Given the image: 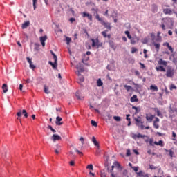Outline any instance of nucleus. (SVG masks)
Listing matches in <instances>:
<instances>
[{
	"label": "nucleus",
	"instance_id": "1",
	"mask_svg": "<svg viewBox=\"0 0 177 177\" xmlns=\"http://www.w3.org/2000/svg\"><path fill=\"white\" fill-rule=\"evenodd\" d=\"M95 19L98 20V21H100L102 26H104L105 28H106L107 30H111L112 28L111 24L109 22L104 21V20H103L102 18H100V17L99 16V14L97 13L96 14Z\"/></svg>",
	"mask_w": 177,
	"mask_h": 177
},
{
	"label": "nucleus",
	"instance_id": "2",
	"mask_svg": "<svg viewBox=\"0 0 177 177\" xmlns=\"http://www.w3.org/2000/svg\"><path fill=\"white\" fill-rule=\"evenodd\" d=\"M92 42L91 46L92 48H96V49H99V48H102L103 46V43L99 41V38L91 39Z\"/></svg>",
	"mask_w": 177,
	"mask_h": 177
},
{
	"label": "nucleus",
	"instance_id": "3",
	"mask_svg": "<svg viewBox=\"0 0 177 177\" xmlns=\"http://www.w3.org/2000/svg\"><path fill=\"white\" fill-rule=\"evenodd\" d=\"M134 121H136V127H138L140 129H145V125H143V122L142 121V118L138 116V118H134Z\"/></svg>",
	"mask_w": 177,
	"mask_h": 177
},
{
	"label": "nucleus",
	"instance_id": "4",
	"mask_svg": "<svg viewBox=\"0 0 177 177\" xmlns=\"http://www.w3.org/2000/svg\"><path fill=\"white\" fill-rule=\"evenodd\" d=\"M175 74V71L171 66H168L166 72V77L167 78H172Z\"/></svg>",
	"mask_w": 177,
	"mask_h": 177
},
{
	"label": "nucleus",
	"instance_id": "5",
	"mask_svg": "<svg viewBox=\"0 0 177 177\" xmlns=\"http://www.w3.org/2000/svg\"><path fill=\"white\" fill-rule=\"evenodd\" d=\"M132 138L133 139H135V140H136L137 139H140V138L142 139H143V138H147V136L138 133V134H133Z\"/></svg>",
	"mask_w": 177,
	"mask_h": 177
},
{
	"label": "nucleus",
	"instance_id": "6",
	"mask_svg": "<svg viewBox=\"0 0 177 177\" xmlns=\"http://www.w3.org/2000/svg\"><path fill=\"white\" fill-rule=\"evenodd\" d=\"M39 39H40L41 46L43 47H45V41H46V39H48V36L45 35V36L40 37Z\"/></svg>",
	"mask_w": 177,
	"mask_h": 177
},
{
	"label": "nucleus",
	"instance_id": "7",
	"mask_svg": "<svg viewBox=\"0 0 177 177\" xmlns=\"http://www.w3.org/2000/svg\"><path fill=\"white\" fill-rule=\"evenodd\" d=\"M145 118L148 122H152L153 120H154V115L151 114H146Z\"/></svg>",
	"mask_w": 177,
	"mask_h": 177
},
{
	"label": "nucleus",
	"instance_id": "8",
	"mask_svg": "<svg viewBox=\"0 0 177 177\" xmlns=\"http://www.w3.org/2000/svg\"><path fill=\"white\" fill-rule=\"evenodd\" d=\"M62 139V137L60 136L57 134H53L51 137V140H53V142H56V140H60Z\"/></svg>",
	"mask_w": 177,
	"mask_h": 177
},
{
	"label": "nucleus",
	"instance_id": "9",
	"mask_svg": "<svg viewBox=\"0 0 177 177\" xmlns=\"http://www.w3.org/2000/svg\"><path fill=\"white\" fill-rule=\"evenodd\" d=\"M82 17H88V20H90V21H92V15L88 12H82Z\"/></svg>",
	"mask_w": 177,
	"mask_h": 177
},
{
	"label": "nucleus",
	"instance_id": "10",
	"mask_svg": "<svg viewBox=\"0 0 177 177\" xmlns=\"http://www.w3.org/2000/svg\"><path fill=\"white\" fill-rule=\"evenodd\" d=\"M76 68L78 70V71H80V73H84V65H82V64L79 63L76 66Z\"/></svg>",
	"mask_w": 177,
	"mask_h": 177
},
{
	"label": "nucleus",
	"instance_id": "11",
	"mask_svg": "<svg viewBox=\"0 0 177 177\" xmlns=\"http://www.w3.org/2000/svg\"><path fill=\"white\" fill-rule=\"evenodd\" d=\"M48 64H50V66H52L54 70H56V68H57V62L56 61H54V62H52V61H49Z\"/></svg>",
	"mask_w": 177,
	"mask_h": 177
},
{
	"label": "nucleus",
	"instance_id": "12",
	"mask_svg": "<svg viewBox=\"0 0 177 177\" xmlns=\"http://www.w3.org/2000/svg\"><path fill=\"white\" fill-rule=\"evenodd\" d=\"M163 13L165 15H172V10L171 8H163Z\"/></svg>",
	"mask_w": 177,
	"mask_h": 177
},
{
	"label": "nucleus",
	"instance_id": "13",
	"mask_svg": "<svg viewBox=\"0 0 177 177\" xmlns=\"http://www.w3.org/2000/svg\"><path fill=\"white\" fill-rule=\"evenodd\" d=\"M153 110H154L155 113H157L158 117L162 118V117H163L162 113H161V111H159L158 108H154Z\"/></svg>",
	"mask_w": 177,
	"mask_h": 177
},
{
	"label": "nucleus",
	"instance_id": "14",
	"mask_svg": "<svg viewBox=\"0 0 177 177\" xmlns=\"http://www.w3.org/2000/svg\"><path fill=\"white\" fill-rule=\"evenodd\" d=\"M109 46H110V48H111V49H113V50H115V49H117V46H115V45L114 44L113 41L109 40Z\"/></svg>",
	"mask_w": 177,
	"mask_h": 177
},
{
	"label": "nucleus",
	"instance_id": "15",
	"mask_svg": "<svg viewBox=\"0 0 177 177\" xmlns=\"http://www.w3.org/2000/svg\"><path fill=\"white\" fill-rule=\"evenodd\" d=\"M130 101L131 102V103H135V102H139V99H138V95H133L131 97Z\"/></svg>",
	"mask_w": 177,
	"mask_h": 177
},
{
	"label": "nucleus",
	"instance_id": "16",
	"mask_svg": "<svg viewBox=\"0 0 177 177\" xmlns=\"http://www.w3.org/2000/svg\"><path fill=\"white\" fill-rule=\"evenodd\" d=\"M29 26H30V21H27L24 24H22L21 28L22 30H26V28H27V27H28Z\"/></svg>",
	"mask_w": 177,
	"mask_h": 177
},
{
	"label": "nucleus",
	"instance_id": "17",
	"mask_svg": "<svg viewBox=\"0 0 177 177\" xmlns=\"http://www.w3.org/2000/svg\"><path fill=\"white\" fill-rule=\"evenodd\" d=\"M62 118L60 116H57L56 118V122H55V124L56 125H62L63 122H60L62 121Z\"/></svg>",
	"mask_w": 177,
	"mask_h": 177
},
{
	"label": "nucleus",
	"instance_id": "18",
	"mask_svg": "<svg viewBox=\"0 0 177 177\" xmlns=\"http://www.w3.org/2000/svg\"><path fill=\"white\" fill-rule=\"evenodd\" d=\"M153 145H156L157 146H160L161 147H164V141L159 140L158 142H153Z\"/></svg>",
	"mask_w": 177,
	"mask_h": 177
},
{
	"label": "nucleus",
	"instance_id": "19",
	"mask_svg": "<svg viewBox=\"0 0 177 177\" xmlns=\"http://www.w3.org/2000/svg\"><path fill=\"white\" fill-rule=\"evenodd\" d=\"M150 90L153 92H158V87L156 85H151Z\"/></svg>",
	"mask_w": 177,
	"mask_h": 177
},
{
	"label": "nucleus",
	"instance_id": "20",
	"mask_svg": "<svg viewBox=\"0 0 177 177\" xmlns=\"http://www.w3.org/2000/svg\"><path fill=\"white\" fill-rule=\"evenodd\" d=\"M156 71H163V73H165L167 70L165 69L164 66H159L156 67Z\"/></svg>",
	"mask_w": 177,
	"mask_h": 177
},
{
	"label": "nucleus",
	"instance_id": "21",
	"mask_svg": "<svg viewBox=\"0 0 177 177\" xmlns=\"http://www.w3.org/2000/svg\"><path fill=\"white\" fill-rule=\"evenodd\" d=\"M158 63L160 66H167L168 64V62H167V61L162 60V59H160Z\"/></svg>",
	"mask_w": 177,
	"mask_h": 177
},
{
	"label": "nucleus",
	"instance_id": "22",
	"mask_svg": "<svg viewBox=\"0 0 177 177\" xmlns=\"http://www.w3.org/2000/svg\"><path fill=\"white\" fill-rule=\"evenodd\" d=\"M113 165H115V168H117L118 169H120V171L122 170V167H121V165H120L118 162H114Z\"/></svg>",
	"mask_w": 177,
	"mask_h": 177
},
{
	"label": "nucleus",
	"instance_id": "23",
	"mask_svg": "<svg viewBox=\"0 0 177 177\" xmlns=\"http://www.w3.org/2000/svg\"><path fill=\"white\" fill-rule=\"evenodd\" d=\"M160 35H161V32H158L157 38L156 39V42H161V39H162V38Z\"/></svg>",
	"mask_w": 177,
	"mask_h": 177
},
{
	"label": "nucleus",
	"instance_id": "24",
	"mask_svg": "<svg viewBox=\"0 0 177 177\" xmlns=\"http://www.w3.org/2000/svg\"><path fill=\"white\" fill-rule=\"evenodd\" d=\"M137 174V175H138V176H140V177H142V176H143V177H149V174H145V175H143V171H140L139 172H137L136 173Z\"/></svg>",
	"mask_w": 177,
	"mask_h": 177
},
{
	"label": "nucleus",
	"instance_id": "25",
	"mask_svg": "<svg viewBox=\"0 0 177 177\" xmlns=\"http://www.w3.org/2000/svg\"><path fill=\"white\" fill-rule=\"evenodd\" d=\"M35 47L34 48V51L38 52V50H39V46H41V44L39 43H35Z\"/></svg>",
	"mask_w": 177,
	"mask_h": 177
},
{
	"label": "nucleus",
	"instance_id": "26",
	"mask_svg": "<svg viewBox=\"0 0 177 177\" xmlns=\"http://www.w3.org/2000/svg\"><path fill=\"white\" fill-rule=\"evenodd\" d=\"M2 89H3V93H6V92H8V84H3L2 86Z\"/></svg>",
	"mask_w": 177,
	"mask_h": 177
},
{
	"label": "nucleus",
	"instance_id": "27",
	"mask_svg": "<svg viewBox=\"0 0 177 177\" xmlns=\"http://www.w3.org/2000/svg\"><path fill=\"white\" fill-rule=\"evenodd\" d=\"M152 8H153V13H157L158 10V7L157 6V5L153 4L152 6Z\"/></svg>",
	"mask_w": 177,
	"mask_h": 177
},
{
	"label": "nucleus",
	"instance_id": "28",
	"mask_svg": "<svg viewBox=\"0 0 177 177\" xmlns=\"http://www.w3.org/2000/svg\"><path fill=\"white\" fill-rule=\"evenodd\" d=\"M50 53L53 56L54 62H57V56L56 55V54H55V53L53 50H50Z\"/></svg>",
	"mask_w": 177,
	"mask_h": 177
},
{
	"label": "nucleus",
	"instance_id": "29",
	"mask_svg": "<svg viewBox=\"0 0 177 177\" xmlns=\"http://www.w3.org/2000/svg\"><path fill=\"white\" fill-rule=\"evenodd\" d=\"M103 86V82H102V79H98L97 80V86Z\"/></svg>",
	"mask_w": 177,
	"mask_h": 177
},
{
	"label": "nucleus",
	"instance_id": "30",
	"mask_svg": "<svg viewBox=\"0 0 177 177\" xmlns=\"http://www.w3.org/2000/svg\"><path fill=\"white\" fill-rule=\"evenodd\" d=\"M124 88H125V89H126V91H127V92H129V91H132V86H128L127 84L124 85Z\"/></svg>",
	"mask_w": 177,
	"mask_h": 177
},
{
	"label": "nucleus",
	"instance_id": "31",
	"mask_svg": "<svg viewBox=\"0 0 177 177\" xmlns=\"http://www.w3.org/2000/svg\"><path fill=\"white\" fill-rule=\"evenodd\" d=\"M22 114L24 115V118H28V113H27V111H26V109L22 110Z\"/></svg>",
	"mask_w": 177,
	"mask_h": 177
},
{
	"label": "nucleus",
	"instance_id": "32",
	"mask_svg": "<svg viewBox=\"0 0 177 177\" xmlns=\"http://www.w3.org/2000/svg\"><path fill=\"white\" fill-rule=\"evenodd\" d=\"M153 45L155 46L156 49H157L158 51L160 50V44L153 42Z\"/></svg>",
	"mask_w": 177,
	"mask_h": 177
},
{
	"label": "nucleus",
	"instance_id": "33",
	"mask_svg": "<svg viewBox=\"0 0 177 177\" xmlns=\"http://www.w3.org/2000/svg\"><path fill=\"white\" fill-rule=\"evenodd\" d=\"M109 32V30H107L102 32V35L104 37V38H107V32Z\"/></svg>",
	"mask_w": 177,
	"mask_h": 177
},
{
	"label": "nucleus",
	"instance_id": "34",
	"mask_svg": "<svg viewBox=\"0 0 177 177\" xmlns=\"http://www.w3.org/2000/svg\"><path fill=\"white\" fill-rule=\"evenodd\" d=\"M33 2V9L35 10L37 9V3L38 2V0H32Z\"/></svg>",
	"mask_w": 177,
	"mask_h": 177
},
{
	"label": "nucleus",
	"instance_id": "35",
	"mask_svg": "<svg viewBox=\"0 0 177 177\" xmlns=\"http://www.w3.org/2000/svg\"><path fill=\"white\" fill-rule=\"evenodd\" d=\"M44 92L48 95L49 93H50V91H49V89L48 88V87L46 86H44Z\"/></svg>",
	"mask_w": 177,
	"mask_h": 177
},
{
	"label": "nucleus",
	"instance_id": "36",
	"mask_svg": "<svg viewBox=\"0 0 177 177\" xmlns=\"http://www.w3.org/2000/svg\"><path fill=\"white\" fill-rule=\"evenodd\" d=\"M100 175H101V177H106V176H107V173H106V172L104 171V170H102Z\"/></svg>",
	"mask_w": 177,
	"mask_h": 177
},
{
	"label": "nucleus",
	"instance_id": "37",
	"mask_svg": "<svg viewBox=\"0 0 177 177\" xmlns=\"http://www.w3.org/2000/svg\"><path fill=\"white\" fill-rule=\"evenodd\" d=\"M132 109L133 110H136V114H138L140 111V109L136 106H132Z\"/></svg>",
	"mask_w": 177,
	"mask_h": 177
},
{
	"label": "nucleus",
	"instance_id": "38",
	"mask_svg": "<svg viewBox=\"0 0 177 177\" xmlns=\"http://www.w3.org/2000/svg\"><path fill=\"white\" fill-rule=\"evenodd\" d=\"M153 127L156 129H158V128H160V125L156 121H153Z\"/></svg>",
	"mask_w": 177,
	"mask_h": 177
},
{
	"label": "nucleus",
	"instance_id": "39",
	"mask_svg": "<svg viewBox=\"0 0 177 177\" xmlns=\"http://www.w3.org/2000/svg\"><path fill=\"white\" fill-rule=\"evenodd\" d=\"M133 85L135 86L136 89H140V88H142V86L139 85L138 84H136L135 82H133Z\"/></svg>",
	"mask_w": 177,
	"mask_h": 177
},
{
	"label": "nucleus",
	"instance_id": "40",
	"mask_svg": "<svg viewBox=\"0 0 177 177\" xmlns=\"http://www.w3.org/2000/svg\"><path fill=\"white\" fill-rule=\"evenodd\" d=\"M130 41H131V45H135V44H136V39L134 37H132L131 39H130Z\"/></svg>",
	"mask_w": 177,
	"mask_h": 177
},
{
	"label": "nucleus",
	"instance_id": "41",
	"mask_svg": "<svg viewBox=\"0 0 177 177\" xmlns=\"http://www.w3.org/2000/svg\"><path fill=\"white\" fill-rule=\"evenodd\" d=\"M113 119L115 120V121H117L118 122L121 121V117L120 116H114Z\"/></svg>",
	"mask_w": 177,
	"mask_h": 177
},
{
	"label": "nucleus",
	"instance_id": "42",
	"mask_svg": "<svg viewBox=\"0 0 177 177\" xmlns=\"http://www.w3.org/2000/svg\"><path fill=\"white\" fill-rule=\"evenodd\" d=\"M91 124L93 127H97V122H96L95 120H91Z\"/></svg>",
	"mask_w": 177,
	"mask_h": 177
},
{
	"label": "nucleus",
	"instance_id": "43",
	"mask_svg": "<svg viewBox=\"0 0 177 177\" xmlns=\"http://www.w3.org/2000/svg\"><path fill=\"white\" fill-rule=\"evenodd\" d=\"M66 44L70 45V42H71V38L66 37Z\"/></svg>",
	"mask_w": 177,
	"mask_h": 177
},
{
	"label": "nucleus",
	"instance_id": "44",
	"mask_svg": "<svg viewBox=\"0 0 177 177\" xmlns=\"http://www.w3.org/2000/svg\"><path fill=\"white\" fill-rule=\"evenodd\" d=\"M75 96L77 97V99H78V100H81V97L80 96V91H77L75 93Z\"/></svg>",
	"mask_w": 177,
	"mask_h": 177
},
{
	"label": "nucleus",
	"instance_id": "45",
	"mask_svg": "<svg viewBox=\"0 0 177 177\" xmlns=\"http://www.w3.org/2000/svg\"><path fill=\"white\" fill-rule=\"evenodd\" d=\"M151 38L152 39V41H156V35L154 33H151Z\"/></svg>",
	"mask_w": 177,
	"mask_h": 177
},
{
	"label": "nucleus",
	"instance_id": "46",
	"mask_svg": "<svg viewBox=\"0 0 177 177\" xmlns=\"http://www.w3.org/2000/svg\"><path fill=\"white\" fill-rule=\"evenodd\" d=\"M48 129H50V131H51L52 132H53V133H55L56 131L55 130V129L52 128V126L48 125Z\"/></svg>",
	"mask_w": 177,
	"mask_h": 177
},
{
	"label": "nucleus",
	"instance_id": "47",
	"mask_svg": "<svg viewBox=\"0 0 177 177\" xmlns=\"http://www.w3.org/2000/svg\"><path fill=\"white\" fill-rule=\"evenodd\" d=\"M166 151H169V154L170 156V157L173 158L174 157V152L172 151V150H166Z\"/></svg>",
	"mask_w": 177,
	"mask_h": 177
},
{
	"label": "nucleus",
	"instance_id": "48",
	"mask_svg": "<svg viewBox=\"0 0 177 177\" xmlns=\"http://www.w3.org/2000/svg\"><path fill=\"white\" fill-rule=\"evenodd\" d=\"M75 151L77 153V154H81V156H84V153L80 151V150H78L77 148L75 149Z\"/></svg>",
	"mask_w": 177,
	"mask_h": 177
},
{
	"label": "nucleus",
	"instance_id": "49",
	"mask_svg": "<svg viewBox=\"0 0 177 177\" xmlns=\"http://www.w3.org/2000/svg\"><path fill=\"white\" fill-rule=\"evenodd\" d=\"M172 137L174 138H172V140H176V139L175 138H176V133H175L174 131L172 132Z\"/></svg>",
	"mask_w": 177,
	"mask_h": 177
},
{
	"label": "nucleus",
	"instance_id": "50",
	"mask_svg": "<svg viewBox=\"0 0 177 177\" xmlns=\"http://www.w3.org/2000/svg\"><path fill=\"white\" fill-rule=\"evenodd\" d=\"M174 89H176V86H175V84H171L170 91H172Z\"/></svg>",
	"mask_w": 177,
	"mask_h": 177
},
{
	"label": "nucleus",
	"instance_id": "51",
	"mask_svg": "<svg viewBox=\"0 0 177 177\" xmlns=\"http://www.w3.org/2000/svg\"><path fill=\"white\" fill-rule=\"evenodd\" d=\"M136 52H138V49L135 47L131 48V53H135Z\"/></svg>",
	"mask_w": 177,
	"mask_h": 177
},
{
	"label": "nucleus",
	"instance_id": "52",
	"mask_svg": "<svg viewBox=\"0 0 177 177\" xmlns=\"http://www.w3.org/2000/svg\"><path fill=\"white\" fill-rule=\"evenodd\" d=\"M87 169H93V165H92V164H90V165H88V166H87Z\"/></svg>",
	"mask_w": 177,
	"mask_h": 177
},
{
	"label": "nucleus",
	"instance_id": "53",
	"mask_svg": "<svg viewBox=\"0 0 177 177\" xmlns=\"http://www.w3.org/2000/svg\"><path fill=\"white\" fill-rule=\"evenodd\" d=\"M132 169L135 171L136 173L138 172L139 167H131Z\"/></svg>",
	"mask_w": 177,
	"mask_h": 177
},
{
	"label": "nucleus",
	"instance_id": "54",
	"mask_svg": "<svg viewBox=\"0 0 177 177\" xmlns=\"http://www.w3.org/2000/svg\"><path fill=\"white\" fill-rule=\"evenodd\" d=\"M147 42H149V39H148L147 38H145V39L142 40V44H147Z\"/></svg>",
	"mask_w": 177,
	"mask_h": 177
},
{
	"label": "nucleus",
	"instance_id": "55",
	"mask_svg": "<svg viewBox=\"0 0 177 177\" xmlns=\"http://www.w3.org/2000/svg\"><path fill=\"white\" fill-rule=\"evenodd\" d=\"M153 142H154V140L153 138L149 139V145L151 146H154V145L153 144Z\"/></svg>",
	"mask_w": 177,
	"mask_h": 177
},
{
	"label": "nucleus",
	"instance_id": "56",
	"mask_svg": "<svg viewBox=\"0 0 177 177\" xmlns=\"http://www.w3.org/2000/svg\"><path fill=\"white\" fill-rule=\"evenodd\" d=\"M126 156H127V157H129V156H131V150H129V149L127 150Z\"/></svg>",
	"mask_w": 177,
	"mask_h": 177
},
{
	"label": "nucleus",
	"instance_id": "57",
	"mask_svg": "<svg viewBox=\"0 0 177 177\" xmlns=\"http://www.w3.org/2000/svg\"><path fill=\"white\" fill-rule=\"evenodd\" d=\"M79 80L80 82H84V81L85 80V79L84 78V76H80Z\"/></svg>",
	"mask_w": 177,
	"mask_h": 177
},
{
	"label": "nucleus",
	"instance_id": "58",
	"mask_svg": "<svg viewBox=\"0 0 177 177\" xmlns=\"http://www.w3.org/2000/svg\"><path fill=\"white\" fill-rule=\"evenodd\" d=\"M21 114H23V113L21 112V110H20L19 112L17 113V117H21Z\"/></svg>",
	"mask_w": 177,
	"mask_h": 177
},
{
	"label": "nucleus",
	"instance_id": "59",
	"mask_svg": "<svg viewBox=\"0 0 177 177\" xmlns=\"http://www.w3.org/2000/svg\"><path fill=\"white\" fill-rule=\"evenodd\" d=\"M167 48L171 53H174V48H172V46H169V47H167Z\"/></svg>",
	"mask_w": 177,
	"mask_h": 177
},
{
	"label": "nucleus",
	"instance_id": "60",
	"mask_svg": "<svg viewBox=\"0 0 177 177\" xmlns=\"http://www.w3.org/2000/svg\"><path fill=\"white\" fill-rule=\"evenodd\" d=\"M26 60H27L28 63H29V64H32V61H31V59H30V57H27Z\"/></svg>",
	"mask_w": 177,
	"mask_h": 177
},
{
	"label": "nucleus",
	"instance_id": "61",
	"mask_svg": "<svg viewBox=\"0 0 177 177\" xmlns=\"http://www.w3.org/2000/svg\"><path fill=\"white\" fill-rule=\"evenodd\" d=\"M139 64L141 66L140 68H146V66H145L144 64H142V62H140Z\"/></svg>",
	"mask_w": 177,
	"mask_h": 177
},
{
	"label": "nucleus",
	"instance_id": "62",
	"mask_svg": "<svg viewBox=\"0 0 177 177\" xmlns=\"http://www.w3.org/2000/svg\"><path fill=\"white\" fill-rule=\"evenodd\" d=\"M69 21H71V23H74V21H75V18H70Z\"/></svg>",
	"mask_w": 177,
	"mask_h": 177
},
{
	"label": "nucleus",
	"instance_id": "63",
	"mask_svg": "<svg viewBox=\"0 0 177 177\" xmlns=\"http://www.w3.org/2000/svg\"><path fill=\"white\" fill-rule=\"evenodd\" d=\"M30 68H32V70H34V68H35V65L32 64H30Z\"/></svg>",
	"mask_w": 177,
	"mask_h": 177
},
{
	"label": "nucleus",
	"instance_id": "64",
	"mask_svg": "<svg viewBox=\"0 0 177 177\" xmlns=\"http://www.w3.org/2000/svg\"><path fill=\"white\" fill-rule=\"evenodd\" d=\"M93 143H94V145L96 146V147H99V142H97V141H95Z\"/></svg>",
	"mask_w": 177,
	"mask_h": 177
}]
</instances>
